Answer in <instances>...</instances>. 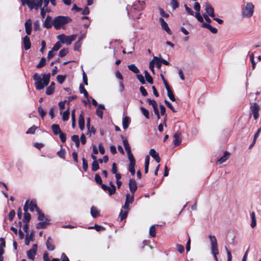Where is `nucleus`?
Masks as SVG:
<instances>
[{"instance_id": "nucleus-7", "label": "nucleus", "mask_w": 261, "mask_h": 261, "mask_svg": "<svg viewBox=\"0 0 261 261\" xmlns=\"http://www.w3.org/2000/svg\"><path fill=\"white\" fill-rule=\"evenodd\" d=\"M194 8L196 12L195 14V17L197 18L198 21L200 22H203V17L200 13V5L198 2H196L194 5Z\"/></svg>"}, {"instance_id": "nucleus-19", "label": "nucleus", "mask_w": 261, "mask_h": 261, "mask_svg": "<svg viewBox=\"0 0 261 261\" xmlns=\"http://www.w3.org/2000/svg\"><path fill=\"white\" fill-rule=\"evenodd\" d=\"M201 26L203 28H206L208 29L212 33L216 34L217 33V29L213 27L210 24L205 23V22H202Z\"/></svg>"}, {"instance_id": "nucleus-52", "label": "nucleus", "mask_w": 261, "mask_h": 261, "mask_svg": "<svg viewBox=\"0 0 261 261\" xmlns=\"http://www.w3.org/2000/svg\"><path fill=\"white\" fill-rule=\"evenodd\" d=\"M59 137L63 143L65 142L66 140V135L63 133L62 131L59 134Z\"/></svg>"}, {"instance_id": "nucleus-37", "label": "nucleus", "mask_w": 261, "mask_h": 261, "mask_svg": "<svg viewBox=\"0 0 261 261\" xmlns=\"http://www.w3.org/2000/svg\"><path fill=\"white\" fill-rule=\"evenodd\" d=\"M69 114L70 113L68 109L63 112L62 115V119L63 121H66L69 119Z\"/></svg>"}, {"instance_id": "nucleus-22", "label": "nucleus", "mask_w": 261, "mask_h": 261, "mask_svg": "<svg viewBox=\"0 0 261 261\" xmlns=\"http://www.w3.org/2000/svg\"><path fill=\"white\" fill-rule=\"evenodd\" d=\"M34 238V232H32L30 234L27 233L25 238V244L27 245L30 244V241H33Z\"/></svg>"}, {"instance_id": "nucleus-5", "label": "nucleus", "mask_w": 261, "mask_h": 261, "mask_svg": "<svg viewBox=\"0 0 261 261\" xmlns=\"http://www.w3.org/2000/svg\"><path fill=\"white\" fill-rule=\"evenodd\" d=\"M76 35H72L71 36H66L64 34L59 35L57 36V38L63 44L70 45L72 42L74 41L76 38Z\"/></svg>"}, {"instance_id": "nucleus-4", "label": "nucleus", "mask_w": 261, "mask_h": 261, "mask_svg": "<svg viewBox=\"0 0 261 261\" xmlns=\"http://www.w3.org/2000/svg\"><path fill=\"white\" fill-rule=\"evenodd\" d=\"M208 238L211 244V253L214 255L215 260L218 261L217 255L219 254V250L216 238L215 236L212 235H210Z\"/></svg>"}, {"instance_id": "nucleus-55", "label": "nucleus", "mask_w": 261, "mask_h": 261, "mask_svg": "<svg viewBox=\"0 0 261 261\" xmlns=\"http://www.w3.org/2000/svg\"><path fill=\"white\" fill-rule=\"evenodd\" d=\"M57 79L58 82L60 84H62L65 80V76H63L62 75H58L57 77Z\"/></svg>"}, {"instance_id": "nucleus-58", "label": "nucleus", "mask_w": 261, "mask_h": 261, "mask_svg": "<svg viewBox=\"0 0 261 261\" xmlns=\"http://www.w3.org/2000/svg\"><path fill=\"white\" fill-rule=\"evenodd\" d=\"M166 106L168 107L172 112H176V111L175 110L172 105L167 100L164 101Z\"/></svg>"}, {"instance_id": "nucleus-39", "label": "nucleus", "mask_w": 261, "mask_h": 261, "mask_svg": "<svg viewBox=\"0 0 261 261\" xmlns=\"http://www.w3.org/2000/svg\"><path fill=\"white\" fill-rule=\"evenodd\" d=\"M125 151L127 152L128 158L131 159V158H134L133 154H132L130 150V148L129 147V145L126 146L124 147Z\"/></svg>"}, {"instance_id": "nucleus-62", "label": "nucleus", "mask_w": 261, "mask_h": 261, "mask_svg": "<svg viewBox=\"0 0 261 261\" xmlns=\"http://www.w3.org/2000/svg\"><path fill=\"white\" fill-rule=\"evenodd\" d=\"M82 162H83V169L86 171L88 168V165L87 161L84 159H82Z\"/></svg>"}, {"instance_id": "nucleus-8", "label": "nucleus", "mask_w": 261, "mask_h": 261, "mask_svg": "<svg viewBox=\"0 0 261 261\" xmlns=\"http://www.w3.org/2000/svg\"><path fill=\"white\" fill-rule=\"evenodd\" d=\"M110 187H108L105 184H101V188L105 191H108L110 195H112L115 193L116 187L111 182L110 183Z\"/></svg>"}, {"instance_id": "nucleus-43", "label": "nucleus", "mask_w": 261, "mask_h": 261, "mask_svg": "<svg viewBox=\"0 0 261 261\" xmlns=\"http://www.w3.org/2000/svg\"><path fill=\"white\" fill-rule=\"evenodd\" d=\"M6 246L5 241L4 238H0V251L4 252V248Z\"/></svg>"}, {"instance_id": "nucleus-29", "label": "nucleus", "mask_w": 261, "mask_h": 261, "mask_svg": "<svg viewBox=\"0 0 261 261\" xmlns=\"http://www.w3.org/2000/svg\"><path fill=\"white\" fill-rule=\"evenodd\" d=\"M29 210L31 212L34 211L35 210H36L37 211V209L39 208L37 206L36 202L33 200H32L30 202V203L29 204Z\"/></svg>"}, {"instance_id": "nucleus-50", "label": "nucleus", "mask_w": 261, "mask_h": 261, "mask_svg": "<svg viewBox=\"0 0 261 261\" xmlns=\"http://www.w3.org/2000/svg\"><path fill=\"white\" fill-rule=\"evenodd\" d=\"M37 212L38 214V220L39 221H43L44 219V215L41 213L39 208L37 209Z\"/></svg>"}, {"instance_id": "nucleus-26", "label": "nucleus", "mask_w": 261, "mask_h": 261, "mask_svg": "<svg viewBox=\"0 0 261 261\" xmlns=\"http://www.w3.org/2000/svg\"><path fill=\"white\" fill-rule=\"evenodd\" d=\"M229 155V153L226 151L224 152L223 155L218 160V162L219 164H222L224 162H225L228 158Z\"/></svg>"}, {"instance_id": "nucleus-35", "label": "nucleus", "mask_w": 261, "mask_h": 261, "mask_svg": "<svg viewBox=\"0 0 261 261\" xmlns=\"http://www.w3.org/2000/svg\"><path fill=\"white\" fill-rule=\"evenodd\" d=\"M147 101L148 104L149 105H151L152 107L153 110H155V109L158 108L157 103H156V102H155V100H152V99H151L150 98H148L147 99Z\"/></svg>"}, {"instance_id": "nucleus-23", "label": "nucleus", "mask_w": 261, "mask_h": 261, "mask_svg": "<svg viewBox=\"0 0 261 261\" xmlns=\"http://www.w3.org/2000/svg\"><path fill=\"white\" fill-rule=\"evenodd\" d=\"M51 18L50 16H47L44 22V27L46 28H50L51 27Z\"/></svg>"}, {"instance_id": "nucleus-30", "label": "nucleus", "mask_w": 261, "mask_h": 261, "mask_svg": "<svg viewBox=\"0 0 261 261\" xmlns=\"http://www.w3.org/2000/svg\"><path fill=\"white\" fill-rule=\"evenodd\" d=\"M250 216L251 219V223L250 225L251 227L254 228L256 225L255 213L254 212H252L251 213Z\"/></svg>"}, {"instance_id": "nucleus-61", "label": "nucleus", "mask_w": 261, "mask_h": 261, "mask_svg": "<svg viewBox=\"0 0 261 261\" xmlns=\"http://www.w3.org/2000/svg\"><path fill=\"white\" fill-rule=\"evenodd\" d=\"M137 77L142 84H144L145 83L144 77L142 74H138L137 75Z\"/></svg>"}, {"instance_id": "nucleus-6", "label": "nucleus", "mask_w": 261, "mask_h": 261, "mask_svg": "<svg viewBox=\"0 0 261 261\" xmlns=\"http://www.w3.org/2000/svg\"><path fill=\"white\" fill-rule=\"evenodd\" d=\"M26 3L31 10L33 8L38 10L39 7H41L43 0H26Z\"/></svg>"}, {"instance_id": "nucleus-57", "label": "nucleus", "mask_w": 261, "mask_h": 261, "mask_svg": "<svg viewBox=\"0 0 261 261\" xmlns=\"http://www.w3.org/2000/svg\"><path fill=\"white\" fill-rule=\"evenodd\" d=\"M95 180L98 184H99L101 186L102 184V179L100 175L98 174H96L95 175Z\"/></svg>"}, {"instance_id": "nucleus-24", "label": "nucleus", "mask_w": 261, "mask_h": 261, "mask_svg": "<svg viewBox=\"0 0 261 261\" xmlns=\"http://www.w3.org/2000/svg\"><path fill=\"white\" fill-rule=\"evenodd\" d=\"M51 129L55 135H58L61 132V130L60 128V126L58 124H54L51 125Z\"/></svg>"}, {"instance_id": "nucleus-34", "label": "nucleus", "mask_w": 261, "mask_h": 261, "mask_svg": "<svg viewBox=\"0 0 261 261\" xmlns=\"http://www.w3.org/2000/svg\"><path fill=\"white\" fill-rule=\"evenodd\" d=\"M251 112H252V114H255V113H258L259 108L258 105L257 103H254L253 104V105L251 107Z\"/></svg>"}, {"instance_id": "nucleus-20", "label": "nucleus", "mask_w": 261, "mask_h": 261, "mask_svg": "<svg viewBox=\"0 0 261 261\" xmlns=\"http://www.w3.org/2000/svg\"><path fill=\"white\" fill-rule=\"evenodd\" d=\"M173 143L174 145L177 146L179 145L181 142V139L180 134L177 133H175L173 135Z\"/></svg>"}, {"instance_id": "nucleus-40", "label": "nucleus", "mask_w": 261, "mask_h": 261, "mask_svg": "<svg viewBox=\"0 0 261 261\" xmlns=\"http://www.w3.org/2000/svg\"><path fill=\"white\" fill-rule=\"evenodd\" d=\"M31 219V215L29 213H24L23 222L24 223H29Z\"/></svg>"}, {"instance_id": "nucleus-49", "label": "nucleus", "mask_w": 261, "mask_h": 261, "mask_svg": "<svg viewBox=\"0 0 261 261\" xmlns=\"http://www.w3.org/2000/svg\"><path fill=\"white\" fill-rule=\"evenodd\" d=\"M37 129V127L35 125L32 126L27 131L26 134H33L35 133L36 129Z\"/></svg>"}, {"instance_id": "nucleus-10", "label": "nucleus", "mask_w": 261, "mask_h": 261, "mask_svg": "<svg viewBox=\"0 0 261 261\" xmlns=\"http://www.w3.org/2000/svg\"><path fill=\"white\" fill-rule=\"evenodd\" d=\"M129 203H126V202H125L124 205L122 206V208L125 210L124 211H123L122 210L121 211L119 216L120 217L121 221H122L123 219H125L127 217L128 211H129Z\"/></svg>"}, {"instance_id": "nucleus-27", "label": "nucleus", "mask_w": 261, "mask_h": 261, "mask_svg": "<svg viewBox=\"0 0 261 261\" xmlns=\"http://www.w3.org/2000/svg\"><path fill=\"white\" fill-rule=\"evenodd\" d=\"M166 90L167 91V95L169 99L172 101H175L176 99L172 90L170 89V87L167 88Z\"/></svg>"}, {"instance_id": "nucleus-14", "label": "nucleus", "mask_w": 261, "mask_h": 261, "mask_svg": "<svg viewBox=\"0 0 261 261\" xmlns=\"http://www.w3.org/2000/svg\"><path fill=\"white\" fill-rule=\"evenodd\" d=\"M129 188L131 193L134 194L137 189V183L133 179H130L129 181Z\"/></svg>"}, {"instance_id": "nucleus-1", "label": "nucleus", "mask_w": 261, "mask_h": 261, "mask_svg": "<svg viewBox=\"0 0 261 261\" xmlns=\"http://www.w3.org/2000/svg\"><path fill=\"white\" fill-rule=\"evenodd\" d=\"M50 73L39 75L35 73L33 75V79L35 82V86L37 90H40L46 86L50 80Z\"/></svg>"}, {"instance_id": "nucleus-25", "label": "nucleus", "mask_w": 261, "mask_h": 261, "mask_svg": "<svg viewBox=\"0 0 261 261\" xmlns=\"http://www.w3.org/2000/svg\"><path fill=\"white\" fill-rule=\"evenodd\" d=\"M130 122V120L129 118L127 116L123 118L122 120V125H123V128L125 129H126Z\"/></svg>"}, {"instance_id": "nucleus-12", "label": "nucleus", "mask_w": 261, "mask_h": 261, "mask_svg": "<svg viewBox=\"0 0 261 261\" xmlns=\"http://www.w3.org/2000/svg\"><path fill=\"white\" fill-rule=\"evenodd\" d=\"M159 21L162 29L165 30L168 34L171 35L172 32L164 19L163 18H160Z\"/></svg>"}, {"instance_id": "nucleus-46", "label": "nucleus", "mask_w": 261, "mask_h": 261, "mask_svg": "<svg viewBox=\"0 0 261 261\" xmlns=\"http://www.w3.org/2000/svg\"><path fill=\"white\" fill-rule=\"evenodd\" d=\"M68 53L67 48H63L61 49L59 52V56L61 58L65 56Z\"/></svg>"}, {"instance_id": "nucleus-15", "label": "nucleus", "mask_w": 261, "mask_h": 261, "mask_svg": "<svg viewBox=\"0 0 261 261\" xmlns=\"http://www.w3.org/2000/svg\"><path fill=\"white\" fill-rule=\"evenodd\" d=\"M32 25V20L30 19H28L24 23L25 32L28 35H30L31 34Z\"/></svg>"}, {"instance_id": "nucleus-17", "label": "nucleus", "mask_w": 261, "mask_h": 261, "mask_svg": "<svg viewBox=\"0 0 261 261\" xmlns=\"http://www.w3.org/2000/svg\"><path fill=\"white\" fill-rule=\"evenodd\" d=\"M46 245L47 249L49 251H53L55 249L53 241L50 237L48 238L46 241Z\"/></svg>"}, {"instance_id": "nucleus-42", "label": "nucleus", "mask_w": 261, "mask_h": 261, "mask_svg": "<svg viewBox=\"0 0 261 261\" xmlns=\"http://www.w3.org/2000/svg\"><path fill=\"white\" fill-rule=\"evenodd\" d=\"M99 165L98 163V161H93L92 164V170L93 171H96L99 169Z\"/></svg>"}, {"instance_id": "nucleus-56", "label": "nucleus", "mask_w": 261, "mask_h": 261, "mask_svg": "<svg viewBox=\"0 0 261 261\" xmlns=\"http://www.w3.org/2000/svg\"><path fill=\"white\" fill-rule=\"evenodd\" d=\"M185 8L186 11L189 14L192 15V16H195L194 12L192 11V10L190 8L188 7L187 5H185Z\"/></svg>"}, {"instance_id": "nucleus-33", "label": "nucleus", "mask_w": 261, "mask_h": 261, "mask_svg": "<svg viewBox=\"0 0 261 261\" xmlns=\"http://www.w3.org/2000/svg\"><path fill=\"white\" fill-rule=\"evenodd\" d=\"M140 110L142 112V114L145 117V118L147 119H149V111L144 108V107H141Z\"/></svg>"}, {"instance_id": "nucleus-51", "label": "nucleus", "mask_w": 261, "mask_h": 261, "mask_svg": "<svg viewBox=\"0 0 261 261\" xmlns=\"http://www.w3.org/2000/svg\"><path fill=\"white\" fill-rule=\"evenodd\" d=\"M55 90V88L48 86L46 89V94L48 95L52 94Z\"/></svg>"}, {"instance_id": "nucleus-11", "label": "nucleus", "mask_w": 261, "mask_h": 261, "mask_svg": "<svg viewBox=\"0 0 261 261\" xmlns=\"http://www.w3.org/2000/svg\"><path fill=\"white\" fill-rule=\"evenodd\" d=\"M37 250V245L34 244L32 248L27 251V256L29 259H34L35 256L36 254Z\"/></svg>"}, {"instance_id": "nucleus-60", "label": "nucleus", "mask_w": 261, "mask_h": 261, "mask_svg": "<svg viewBox=\"0 0 261 261\" xmlns=\"http://www.w3.org/2000/svg\"><path fill=\"white\" fill-rule=\"evenodd\" d=\"M225 249L226 251V253H227V261H231L232 255H231L230 251L229 250H228V249H227V248L226 246L225 247Z\"/></svg>"}, {"instance_id": "nucleus-48", "label": "nucleus", "mask_w": 261, "mask_h": 261, "mask_svg": "<svg viewBox=\"0 0 261 261\" xmlns=\"http://www.w3.org/2000/svg\"><path fill=\"white\" fill-rule=\"evenodd\" d=\"M171 6L173 10L176 9L178 7L179 4L176 0H171Z\"/></svg>"}, {"instance_id": "nucleus-64", "label": "nucleus", "mask_w": 261, "mask_h": 261, "mask_svg": "<svg viewBox=\"0 0 261 261\" xmlns=\"http://www.w3.org/2000/svg\"><path fill=\"white\" fill-rule=\"evenodd\" d=\"M96 113L97 115L101 119L102 118L103 116V112L102 110H100L99 109H97L96 111Z\"/></svg>"}, {"instance_id": "nucleus-32", "label": "nucleus", "mask_w": 261, "mask_h": 261, "mask_svg": "<svg viewBox=\"0 0 261 261\" xmlns=\"http://www.w3.org/2000/svg\"><path fill=\"white\" fill-rule=\"evenodd\" d=\"M128 69L131 70L132 72L138 73L139 72V69L135 64H131L128 66Z\"/></svg>"}, {"instance_id": "nucleus-2", "label": "nucleus", "mask_w": 261, "mask_h": 261, "mask_svg": "<svg viewBox=\"0 0 261 261\" xmlns=\"http://www.w3.org/2000/svg\"><path fill=\"white\" fill-rule=\"evenodd\" d=\"M71 21L70 17L68 16H59L54 19L53 24L56 30L60 29L64 25Z\"/></svg>"}, {"instance_id": "nucleus-13", "label": "nucleus", "mask_w": 261, "mask_h": 261, "mask_svg": "<svg viewBox=\"0 0 261 261\" xmlns=\"http://www.w3.org/2000/svg\"><path fill=\"white\" fill-rule=\"evenodd\" d=\"M128 160L129 161V165L128 170H129V172H130L131 174L132 175H134L135 174V164H136L135 158L128 159Z\"/></svg>"}, {"instance_id": "nucleus-3", "label": "nucleus", "mask_w": 261, "mask_h": 261, "mask_svg": "<svg viewBox=\"0 0 261 261\" xmlns=\"http://www.w3.org/2000/svg\"><path fill=\"white\" fill-rule=\"evenodd\" d=\"M254 9V6L252 3H246L242 9V17L244 18H250L253 15Z\"/></svg>"}, {"instance_id": "nucleus-9", "label": "nucleus", "mask_w": 261, "mask_h": 261, "mask_svg": "<svg viewBox=\"0 0 261 261\" xmlns=\"http://www.w3.org/2000/svg\"><path fill=\"white\" fill-rule=\"evenodd\" d=\"M205 13L206 15L211 16L212 18L215 17L214 9L212 6L208 3H206L203 6Z\"/></svg>"}, {"instance_id": "nucleus-31", "label": "nucleus", "mask_w": 261, "mask_h": 261, "mask_svg": "<svg viewBox=\"0 0 261 261\" xmlns=\"http://www.w3.org/2000/svg\"><path fill=\"white\" fill-rule=\"evenodd\" d=\"M154 63L156 65V66L158 68L160 69L162 66V61L161 59L157 57H153Z\"/></svg>"}, {"instance_id": "nucleus-47", "label": "nucleus", "mask_w": 261, "mask_h": 261, "mask_svg": "<svg viewBox=\"0 0 261 261\" xmlns=\"http://www.w3.org/2000/svg\"><path fill=\"white\" fill-rule=\"evenodd\" d=\"M38 112L42 119L44 118V116L46 114V112L45 111H44V110L42 108L41 106H39L38 107Z\"/></svg>"}, {"instance_id": "nucleus-16", "label": "nucleus", "mask_w": 261, "mask_h": 261, "mask_svg": "<svg viewBox=\"0 0 261 261\" xmlns=\"http://www.w3.org/2000/svg\"><path fill=\"white\" fill-rule=\"evenodd\" d=\"M23 44L25 50H28L31 48V43L29 37L25 36L23 38Z\"/></svg>"}, {"instance_id": "nucleus-36", "label": "nucleus", "mask_w": 261, "mask_h": 261, "mask_svg": "<svg viewBox=\"0 0 261 261\" xmlns=\"http://www.w3.org/2000/svg\"><path fill=\"white\" fill-rule=\"evenodd\" d=\"M79 89H80V93H83L84 96H85V97L88 98V93L87 91H86V90L85 89V88H84V87L83 86V85H80Z\"/></svg>"}, {"instance_id": "nucleus-18", "label": "nucleus", "mask_w": 261, "mask_h": 261, "mask_svg": "<svg viewBox=\"0 0 261 261\" xmlns=\"http://www.w3.org/2000/svg\"><path fill=\"white\" fill-rule=\"evenodd\" d=\"M79 125L80 129L83 130L85 127V119L83 113H82L79 118Z\"/></svg>"}, {"instance_id": "nucleus-41", "label": "nucleus", "mask_w": 261, "mask_h": 261, "mask_svg": "<svg viewBox=\"0 0 261 261\" xmlns=\"http://www.w3.org/2000/svg\"><path fill=\"white\" fill-rule=\"evenodd\" d=\"M125 201L129 204L132 203L134 201V194H132V196L128 194H126Z\"/></svg>"}, {"instance_id": "nucleus-53", "label": "nucleus", "mask_w": 261, "mask_h": 261, "mask_svg": "<svg viewBox=\"0 0 261 261\" xmlns=\"http://www.w3.org/2000/svg\"><path fill=\"white\" fill-rule=\"evenodd\" d=\"M61 43L60 42H57L54 45V46L53 47L51 50H54V51H57V50H58L61 48Z\"/></svg>"}, {"instance_id": "nucleus-44", "label": "nucleus", "mask_w": 261, "mask_h": 261, "mask_svg": "<svg viewBox=\"0 0 261 261\" xmlns=\"http://www.w3.org/2000/svg\"><path fill=\"white\" fill-rule=\"evenodd\" d=\"M46 63V59L44 58H42L40 62L37 64V68H40L42 67L45 65Z\"/></svg>"}, {"instance_id": "nucleus-21", "label": "nucleus", "mask_w": 261, "mask_h": 261, "mask_svg": "<svg viewBox=\"0 0 261 261\" xmlns=\"http://www.w3.org/2000/svg\"><path fill=\"white\" fill-rule=\"evenodd\" d=\"M149 154L154 159L156 162L159 163L160 162L161 159L159 155L154 149H151L150 150Z\"/></svg>"}, {"instance_id": "nucleus-45", "label": "nucleus", "mask_w": 261, "mask_h": 261, "mask_svg": "<svg viewBox=\"0 0 261 261\" xmlns=\"http://www.w3.org/2000/svg\"><path fill=\"white\" fill-rule=\"evenodd\" d=\"M155 228L154 225H152L149 228V234L152 237L155 236Z\"/></svg>"}, {"instance_id": "nucleus-28", "label": "nucleus", "mask_w": 261, "mask_h": 261, "mask_svg": "<svg viewBox=\"0 0 261 261\" xmlns=\"http://www.w3.org/2000/svg\"><path fill=\"white\" fill-rule=\"evenodd\" d=\"M91 214L93 218H96L99 214V211L94 206H92L91 208Z\"/></svg>"}, {"instance_id": "nucleus-63", "label": "nucleus", "mask_w": 261, "mask_h": 261, "mask_svg": "<svg viewBox=\"0 0 261 261\" xmlns=\"http://www.w3.org/2000/svg\"><path fill=\"white\" fill-rule=\"evenodd\" d=\"M66 102H67V101L65 100L63 101H60L59 103V106L60 107L61 111H62L64 109L65 105V103Z\"/></svg>"}, {"instance_id": "nucleus-54", "label": "nucleus", "mask_w": 261, "mask_h": 261, "mask_svg": "<svg viewBox=\"0 0 261 261\" xmlns=\"http://www.w3.org/2000/svg\"><path fill=\"white\" fill-rule=\"evenodd\" d=\"M82 45L81 42H80V41H77L74 45V50L76 51L79 50L81 46Z\"/></svg>"}, {"instance_id": "nucleus-38", "label": "nucleus", "mask_w": 261, "mask_h": 261, "mask_svg": "<svg viewBox=\"0 0 261 261\" xmlns=\"http://www.w3.org/2000/svg\"><path fill=\"white\" fill-rule=\"evenodd\" d=\"M48 224V222L47 221L40 222L37 224L36 227L37 228H45Z\"/></svg>"}, {"instance_id": "nucleus-59", "label": "nucleus", "mask_w": 261, "mask_h": 261, "mask_svg": "<svg viewBox=\"0 0 261 261\" xmlns=\"http://www.w3.org/2000/svg\"><path fill=\"white\" fill-rule=\"evenodd\" d=\"M95 229L97 231H100L103 230L104 228L102 226L95 224L94 226H91L89 227V229Z\"/></svg>"}]
</instances>
